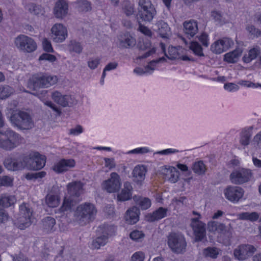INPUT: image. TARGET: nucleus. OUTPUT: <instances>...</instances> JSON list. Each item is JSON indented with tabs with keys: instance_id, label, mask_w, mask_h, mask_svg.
<instances>
[{
	"instance_id": "nucleus-1",
	"label": "nucleus",
	"mask_w": 261,
	"mask_h": 261,
	"mask_svg": "<svg viewBox=\"0 0 261 261\" xmlns=\"http://www.w3.org/2000/svg\"><path fill=\"white\" fill-rule=\"evenodd\" d=\"M96 214L97 209L95 205L86 202L76 207L74 217L79 225L84 226L93 221Z\"/></svg>"
},
{
	"instance_id": "nucleus-2",
	"label": "nucleus",
	"mask_w": 261,
	"mask_h": 261,
	"mask_svg": "<svg viewBox=\"0 0 261 261\" xmlns=\"http://www.w3.org/2000/svg\"><path fill=\"white\" fill-rule=\"evenodd\" d=\"M58 77L46 73L34 74L29 79L28 86L30 89L36 90L39 88H48L55 85L58 81Z\"/></svg>"
},
{
	"instance_id": "nucleus-3",
	"label": "nucleus",
	"mask_w": 261,
	"mask_h": 261,
	"mask_svg": "<svg viewBox=\"0 0 261 261\" xmlns=\"http://www.w3.org/2000/svg\"><path fill=\"white\" fill-rule=\"evenodd\" d=\"M117 227L112 224L104 223L98 227L96 231L98 233L101 234L94 239L92 244L94 249H99L101 246L106 245L110 237L115 235Z\"/></svg>"
},
{
	"instance_id": "nucleus-4",
	"label": "nucleus",
	"mask_w": 261,
	"mask_h": 261,
	"mask_svg": "<svg viewBox=\"0 0 261 261\" xmlns=\"http://www.w3.org/2000/svg\"><path fill=\"white\" fill-rule=\"evenodd\" d=\"M138 6V11L137 14L138 20L150 22L156 13L151 1L139 0Z\"/></svg>"
},
{
	"instance_id": "nucleus-5",
	"label": "nucleus",
	"mask_w": 261,
	"mask_h": 261,
	"mask_svg": "<svg viewBox=\"0 0 261 261\" xmlns=\"http://www.w3.org/2000/svg\"><path fill=\"white\" fill-rule=\"evenodd\" d=\"M167 244L170 249L177 254L184 253L186 251L187 245L184 236L174 232L169 234Z\"/></svg>"
},
{
	"instance_id": "nucleus-6",
	"label": "nucleus",
	"mask_w": 261,
	"mask_h": 261,
	"mask_svg": "<svg viewBox=\"0 0 261 261\" xmlns=\"http://www.w3.org/2000/svg\"><path fill=\"white\" fill-rule=\"evenodd\" d=\"M10 120L12 123L20 129H30L34 125L30 115L20 110L12 114Z\"/></svg>"
},
{
	"instance_id": "nucleus-7",
	"label": "nucleus",
	"mask_w": 261,
	"mask_h": 261,
	"mask_svg": "<svg viewBox=\"0 0 261 261\" xmlns=\"http://www.w3.org/2000/svg\"><path fill=\"white\" fill-rule=\"evenodd\" d=\"M19 212L21 215L15 222V225L20 229L23 230L30 226L33 222V211L29 204L23 202L19 205Z\"/></svg>"
},
{
	"instance_id": "nucleus-8",
	"label": "nucleus",
	"mask_w": 261,
	"mask_h": 261,
	"mask_svg": "<svg viewBox=\"0 0 261 261\" xmlns=\"http://www.w3.org/2000/svg\"><path fill=\"white\" fill-rule=\"evenodd\" d=\"M25 160L27 163V168L32 170H39L45 166L46 158L38 152H34L25 155Z\"/></svg>"
},
{
	"instance_id": "nucleus-9",
	"label": "nucleus",
	"mask_w": 261,
	"mask_h": 261,
	"mask_svg": "<svg viewBox=\"0 0 261 261\" xmlns=\"http://www.w3.org/2000/svg\"><path fill=\"white\" fill-rule=\"evenodd\" d=\"M25 160V155H24L9 156L5 159L4 164L9 170L19 171L27 167V163Z\"/></svg>"
},
{
	"instance_id": "nucleus-10",
	"label": "nucleus",
	"mask_w": 261,
	"mask_h": 261,
	"mask_svg": "<svg viewBox=\"0 0 261 261\" xmlns=\"http://www.w3.org/2000/svg\"><path fill=\"white\" fill-rule=\"evenodd\" d=\"M15 43L19 49L27 53H32L37 48V44L35 41L24 35H20L17 37Z\"/></svg>"
},
{
	"instance_id": "nucleus-11",
	"label": "nucleus",
	"mask_w": 261,
	"mask_h": 261,
	"mask_svg": "<svg viewBox=\"0 0 261 261\" xmlns=\"http://www.w3.org/2000/svg\"><path fill=\"white\" fill-rule=\"evenodd\" d=\"M256 250V248L252 245L241 244L234 249L233 255L236 259L243 261L251 257Z\"/></svg>"
},
{
	"instance_id": "nucleus-12",
	"label": "nucleus",
	"mask_w": 261,
	"mask_h": 261,
	"mask_svg": "<svg viewBox=\"0 0 261 261\" xmlns=\"http://www.w3.org/2000/svg\"><path fill=\"white\" fill-rule=\"evenodd\" d=\"M121 183L119 175L116 172L111 173L110 178L103 181L102 186L108 193L118 192L121 187Z\"/></svg>"
},
{
	"instance_id": "nucleus-13",
	"label": "nucleus",
	"mask_w": 261,
	"mask_h": 261,
	"mask_svg": "<svg viewBox=\"0 0 261 261\" xmlns=\"http://www.w3.org/2000/svg\"><path fill=\"white\" fill-rule=\"evenodd\" d=\"M191 227L193 230L196 242L201 241L206 237V225L199 220V218H194L191 220Z\"/></svg>"
},
{
	"instance_id": "nucleus-14",
	"label": "nucleus",
	"mask_w": 261,
	"mask_h": 261,
	"mask_svg": "<svg viewBox=\"0 0 261 261\" xmlns=\"http://www.w3.org/2000/svg\"><path fill=\"white\" fill-rule=\"evenodd\" d=\"M224 194L228 201L236 203L242 198L244 191L240 187L229 186L225 189Z\"/></svg>"
},
{
	"instance_id": "nucleus-15",
	"label": "nucleus",
	"mask_w": 261,
	"mask_h": 261,
	"mask_svg": "<svg viewBox=\"0 0 261 261\" xmlns=\"http://www.w3.org/2000/svg\"><path fill=\"white\" fill-rule=\"evenodd\" d=\"M251 176L252 173L250 170L243 168L233 171L230 175V179L233 184L241 185L248 182Z\"/></svg>"
},
{
	"instance_id": "nucleus-16",
	"label": "nucleus",
	"mask_w": 261,
	"mask_h": 261,
	"mask_svg": "<svg viewBox=\"0 0 261 261\" xmlns=\"http://www.w3.org/2000/svg\"><path fill=\"white\" fill-rule=\"evenodd\" d=\"M233 45V41L230 38L224 37L215 41L211 45V50L216 54H220L227 51Z\"/></svg>"
},
{
	"instance_id": "nucleus-17",
	"label": "nucleus",
	"mask_w": 261,
	"mask_h": 261,
	"mask_svg": "<svg viewBox=\"0 0 261 261\" xmlns=\"http://www.w3.org/2000/svg\"><path fill=\"white\" fill-rule=\"evenodd\" d=\"M76 162L73 159H61L55 163L53 170L57 174L64 173L75 166Z\"/></svg>"
},
{
	"instance_id": "nucleus-18",
	"label": "nucleus",
	"mask_w": 261,
	"mask_h": 261,
	"mask_svg": "<svg viewBox=\"0 0 261 261\" xmlns=\"http://www.w3.org/2000/svg\"><path fill=\"white\" fill-rule=\"evenodd\" d=\"M84 184L80 180H75L67 185L69 196L79 200L83 189Z\"/></svg>"
},
{
	"instance_id": "nucleus-19",
	"label": "nucleus",
	"mask_w": 261,
	"mask_h": 261,
	"mask_svg": "<svg viewBox=\"0 0 261 261\" xmlns=\"http://www.w3.org/2000/svg\"><path fill=\"white\" fill-rule=\"evenodd\" d=\"M51 31L54 36V40L56 42H62L67 37V30L66 28L60 23L54 24Z\"/></svg>"
},
{
	"instance_id": "nucleus-20",
	"label": "nucleus",
	"mask_w": 261,
	"mask_h": 261,
	"mask_svg": "<svg viewBox=\"0 0 261 261\" xmlns=\"http://www.w3.org/2000/svg\"><path fill=\"white\" fill-rule=\"evenodd\" d=\"M207 230L211 232H217L220 237L226 236L229 233L225 224L223 223H218L215 221L208 222Z\"/></svg>"
},
{
	"instance_id": "nucleus-21",
	"label": "nucleus",
	"mask_w": 261,
	"mask_h": 261,
	"mask_svg": "<svg viewBox=\"0 0 261 261\" xmlns=\"http://www.w3.org/2000/svg\"><path fill=\"white\" fill-rule=\"evenodd\" d=\"M68 4L65 0H58L54 8V14L57 18H62L68 13Z\"/></svg>"
},
{
	"instance_id": "nucleus-22",
	"label": "nucleus",
	"mask_w": 261,
	"mask_h": 261,
	"mask_svg": "<svg viewBox=\"0 0 261 261\" xmlns=\"http://www.w3.org/2000/svg\"><path fill=\"white\" fill-rule=\"evenodd\" d=\"M184 32L188 38L193 37L198 32L197 22L194 20H190L184 22Z\"/></svg>"
},
{
	"instance_id": "nucleus-23",
	"label": "nucleus",
	"mask_w": 261,
	"mask_h": 261,
	"mask_svg": "<svg viewBox=\"0 0 261 261\" xmlns=\"http://www.w3.org/2000/svg\"><path fill=\"white\" fill-rule=\"evenodd\" d=\"M140 210L136 206H133L126 212L124 219L125 222L129 224H136L139 220Z\"/></svg>"
},
{
	"instance_id": "nucleus-24",
	"label": "nucleus",
	"mask_w": 261,
	"mask_h": 261,
	"mask_svg": "<svg viewBox=\"0 0 261 261\" xmlns=\"http://www.w3.org/2000/svg\"><path fill=\"white\" fill-rule=\"evenodd\" d=\"M51 98L58 104L63 107H66L69 106V99H71V96L62 95L60 92L55 91L51 93Z\"/></svg>"
},
{
	"instance_id": "nucleus-25",
	"label": "nucleus",
	"mask_w": 261,
	"mask_h": 261,
	"mask_svg": "<svg viewBox=\"0 0 261 261\" xmlns=\"http://www.w3.org/2000/svg\"><path fill=\"white\" fill-rule=\"evenodd\" d=\"M168 209L163 207H160L152 213L147 216V218L150 222H154L161 220L167 216Z\"/></svg>"
},
{
	"instance_id": "nucleus-26",
	"label": "nucleus",
	"mask_w": 261,
	"mask_h": 261,
	"mask_svg": "<svg viewBox=\"0 0 261 261\" xmlns=\"http://www.w3.org/2000/svg\"><path fill=\"white\" fill-rule=\"evenodd\" d=\"M160 46L162 49V51L164 54L165 56L170 60L178 59L180 58V54L178 53L177 47L171 46L168 48V53H166V45L163 42H160Z\"/></svg>"
},
{
	"instance_id": "nucleus-27",
	"label": "nucleus",
	"mask_w": 261,
	"mask_h": 261,
	"mask_svg": "<svg viewBox=\"0 0 261 261\" xmlns=\"http://www.w3.org/2000/svg\"><path fill=\"white\" fill-rule=\"evenodd\" d=\"M77 200H78L70 196L65 197L63 199V203L59 208V211L61 213L70 211L76 204Z\"/></svg>"
},
{
	"instance_id": "nucleus-28",
	"label": "nucleus",
	"mask_w": 261,
	"mask_h": 261,
	"mask_svg": "<svg viewBox=\"0 0 261 261\" xmlns=\"http://www.w3.org/2000/svg\"><path fill=\"white\" fill-rule=\"evenodd\" d=\"M15 202V196L3 194L0 198V208L9 207L14 204Z\"/></svg>"
},
{
	"instance_id": "nucleus-29",
	"label": "nucleus",
	"mask_w": 261,
	"mask_h": 261,
	"mask_svg": "<svg viewBox=\"0 0 261 261\" xmlns=\"http://www.w3.org/2000/svg\"><path fill=\"white\" fill-rule=\"evenodd\" d=\"M260 53L259 46H256L249 49L247 54H245L243 57V61L246 63H249L255 59Z\"/></svg>"
},
{
	"instance_id": "nucleus-30",
	"label": "nucleus",
	"mask_w": 261,
	"mask_h": 261,
	"mask_svg": "<svg viewBox=\"0 0 261 261\" xmlns=\"http://www.w3.org/2000/svg\"><path fill=\"white\" fill-rule=\"evenodd\" d=\"M156 25L158 27V32L160 36L162 38L168 39L170 28L168 23L164 21H159L156 23Z\"/></svg>"
},
{
	"instance_id": "nucleus-31",
	"label": "nucleus",
	"mask_w": 261,
	"mask_h": 261,
	"mask_svg": "<svg viewBox=\"0 0 261 261\" xmlns=\"http://www.w3.org/2000/svg\"><path fill=\"white\" fill-rule=\"evenodd\" d=\"M146 169L143 165L136 166L133 171V175L137 181H142L145 178Z\"/></svg>"
},
{
	"instance_id": "nucleus-32",
	"label": "nucleus",
	"mask_w": 261,
	"mask_h": 261,
	"mask_svg": "<svg viewBox=\"0 0 261 261\" xmlns=\"http://www.w3.org/2000/svg\"><path fill=\"white\" fill-rule=\"evenodd\" d=\"M206 169V166L202 160L195 162L192 166V170L193 172L200 175L204 174Z\"/></svg>"
},
{
	"instance_id": "nucleus-33",
	"label": "nucleus",
	"mask_w": 261,
	"mask_h": 261,
	"mask_svg": "<svg viewBox=\"0 0 261 261\" xmlns=\"http://www.w3.org/2000/svg\"><path fill=\"white\" fill-rule=\"evenodd\" d=\"M242 51L239 49H234L232 51L226 53L224 55V60L229 63H234L241 56Z\"/></svg>"
},
{
	"instance_id": "nucleus-34",
	"label": "nucleus",
	"mask_w": 261,
	"mask_h": 261,
	"mask_svg": "<svg viewBox=\"0 0 261 261\" xmlns=\"http://www.w3.org/2000/svg\"><path fill=\"white\" fill-rule=\"evenodd\" d=\"M46 204L50 207H57L60 203V198L58 194H48L45 197Z\"/></svg>"
},
{
	"instance_id": "nucleus-35",
	"label": "nucleus",
	"mask_w": 261,
	"mask_h": 261,
	"mask_svg": "<svg viewBox=\"0 0 261 261\" xmlns=\"http://www.w3.org/2000/svg\"><path fill=\"white\" fill-rule=\"evenodd\" d=\"M220 251V250L215 247H207L203 249L202 254L206 258L216 259L219 254Z\"/></svg>"
},
{
	"instance_id": "nucleus-36",
	"label": "nucleus",
	"mask_w": 261,
	"mask_h": 261,
	"mask_svg": "<svg viewBox=\"0 0 261 261\" xmlns=\"http://www.w3.org/2000/svg\"><path fill=\"white\" fill-rule=\"evenodd\" d=\"M42 224L47 232H51L55 230L54 228L56 224V220L54 218L50 216L45 217L42 220Z\"/></svg>"
},
{
	"instance_id": "nucleus-37",
	"label": "nucleus",
	"mask_w": 261,
	"mask_h": 261,
	"mask_svg": "<svg viewBox=\"0 0 261 261\" xmlns=\"http://www.w3.org/2000/svg\"><path fill=\"white\" fill-rule=\"evenodd\" d=\"M241 220H249L252 222L255 221L259 218V215L257 212H243L239 215Z\"/></svg>"
},
{
	"instance_id": "nucleus-38",
	"label": "nucleus",
	"mask_w": 261,
	"mask_h": 261,
	"mask_svg": "<svg viewBox=\"0 0 261 261\" xmlns=\"http://www.w3.org/2000/svg\"><path fill=\"white\" fill-rule=\"evenodd\" d=\"M78 10L82 12H87L92 9L91 3L87 0H77Z\"/></svg>"
},
{
	"instance_id": "nucleus-39",
	"label": "nucleus",
	"mask_w": 261,
	"mask_h": 261,
	"mask_svg": "<svg viewBox=\"0 0 261 261\" xmlns=\"http://www.w3.org/2000/svg\"><path fill=\"white\" fill-rule=\"evenodd\" d=\"M136 204L139 206V208L146 210L149 208L151 205V202L147 197H139L136 200Z\"/></svg>"
},
{
	"instance_id": "nucleus-40",
	"label": "nucleus",
	"mask_w": 261,
	"mask_h": 261,
	"mask_svg": "<svg viewBox=\"0 0 261 261\" xmlns=\"http://www.w3.org/2000/svg\"><path fill=\"white\" fill-rule=\"evenodd\" d=\"M189 47L196 56L198 57H203L204 56L202 47L197 42L192 41Z\"/></svg>"
},
{
	"instance_id": "nucleus-41",
	"label": "nucleus",
	"mask_w": 261,
	"mask_h": 261,
	"mask_svg": "<svg viewBox=\"0 0 261 261\" xmlns=\"http://www.w3.org/2000/svg\"><path fill=\"white\" fill-rule=\"evenodd\" d=\"M131 189L125 188L117 195V199L119 201H125L131 199Z\"/></svg>"
},
{
	"instance_id": "nucleus-42",
	"label": "nucleus",
	"mask_w": 261,
	"mask_h": 261,
	"mask_svg": "<svg viewBox=\"0 0 261 261\" xmlns=\"http://www.w3.org/2000/svg\"><path fill=\"white\" fill-rule=\"evenodd\" d=\"M170 175L168 180L171 183H176L179 179V173L175 167L170 166L168 168Z\"/></svg>"
},
{
	"instance_id": "nucleus-43",
	"label": "nucleus",
	"mask_w": 261,
	"mask_h": 261,
	"mask_svg": "<svg viewBox=\"0 0 261 261\" xmlns=\"http://www.w3.org/2000/svg\"><path fill=\"white\" fill-rule=\"evenodd\" d=\"M246 30L252 38H257L261 36V31L253 25H248L246 27Z\"/></svg>"
},
{
	"instance_id": "nucleus-44",
	"label": "nucleus",
	"mask_w": 261,
	"mask_h": 261,
	"mask_svg": "<svg viewBox=\"0 0 261 261\" xmlns=\"http://www.w3.org/2000/svg\"><path fill=\"white\" fill-rule=\"evenodd\" d=\"M0 99H4L9 97L13 92L12 88L8 85H5L1 87Z\"/></svg>"
},
{
	"instance_id": "nucleus-45",
	"label": "nucleus",
	"mask_w": 261,
	"mask_h": 261,
	"mask_svg": "<svg viewBox=\"0 0 261 261\" xmlns=\"http://www.w3.org/2000/svg\"><path fill=\"white\" fill-rule=\"evenodd\" d=\"M251 134L250 132L246 129L242 131L240 138V143L242 145L246 146L249 144L250 142Z\"/></svg>"
},
{
	"instance_id": "nucleus-46",
	"label": "nucleus",
	"mask_w": 261,
	"mask_h": 261,
	"mask_svg": "<svg viewBox=\"0 0 261 261\" xmlns=\"http://www.w3.org/2000/svg\"><path fill=\"white\" fill-rule=\"evenodd\" d=\"M69 47L70 51L80 54L83 50V47L81 43L75 40H71L69 44Z\"/></svg>"
},
{
	"instance_id": "nucleus-47",
	"label": "nucleus",
	"mask_w": 261,
	"mask_h": 261,
	"mask_svg": "<svg viewBox=\"0 0 261 261\" xmlns=\"http://www.w3.org/2000/svg\"><path fill=\"white\" fill-rule=\"evenodd\" d=\"M41 100L44 103L45 105L48 106L50 108L54 111L56 112L58 115L60 116L61 114V110L60 108H58L54 103H53L51 101L47 100L44 98L40 96Z\"/></svg>"
},
{
	"instance_id": "nucleus-48",
	"label": "nucleus",
	"mask_w": 261,
	"mask_h": 261,
	"mask_svg": "<svg viewBox=\"0 0 261 261\" xmlns=\"http://www.w3.org/2000/svg\"><path fill=\"white\" fill-rule=\"evenodd\" d=\"M13 178L7 175L0 176V186L11 187L13 186Z\"/></svg>"
},
{
	"instance_id": "nucleus-49",
	"label": "nucleus",
	"mask_w": 261,
	"mask_h": 261,
	"mask_svg": "<svg viewBox=\"0 0 261 261\" xmlns=\"http://www.w3.org/2000/svg\"><path fill=\"white\" fill-rule=\"evenodd\" d=\"M126 36L125 35L126 38L124 40L121 41V44L123 47L129 48L135 45V40L130 36H128V34Z\"/></svg>"
},
{
	"instance_id": "nucleus-50",
	"label": "nucleus",
	"mask_w": 261,
	"mask_h": 261,
	"mask_svg": "<svg viewBox=\"0 0 261 261\" xmlns=\"http://www.w3.org/2000/svg\"><path fill=\"white\" fill-rule=\"evenodd\" d=\"M165 61V59L164 57L160 58L156 60H153L151 61H150L148 65L145 67V69L147 71V72H149V70L153 71L154 70L156 64L158 63L161 62V61Z\"/></svg>"
},
{
	"instance_id": "nucleus-51",
	"label": "nucleus",
	"mask_w": 261,
	"mask_h": 261,
	"mask_svg": "<svg viewBox=\"0 0 261 261\" xmlns=\"http://www.w3.org/2000/svg\"><path fill=\"white\" fill-rule=\"evenodd\" d=\"M28 9L31 13L34 15H39L42 12L41 6L34 4H29L28 5Z\"/></svg>"
},
{
	"instance_id": "nucleus-52",
	"label": "nucleus",
	"mask_w": 261,
	"mask_h": 261,
	"mask_svg": "<svg viewBox=\"0 0 261 261\" xmlns=\"http://www.w3.org/2000/svg\"><path fill=\"white\" fill-rule=\"evenodd\" d=\"M43 50L47 53H53L54 51L51 42L47 38H44L42 41Z\"/></svg>"
},
{
	"instance_id": "nucleus-53",
	"label": "nucleus",
	"mask_w": 261,
	"mask_h": 261,
	"mask_svg": "<svg viewBox=\"0 0 261 261\" xmlns=\"http://www.w3.org/2000/svg\"><path fill=\"white\" fill-rule=\"evenodd\" d=\"M39 60L40 61L46 60L50 62H54L57 60V58L55 55L43 53L39 57Z\"/></svg>"
},
{
	"instance_id": "nucleus-54",
	"label": "nucleus",
	"mask_w": 261,
	"mask_h": 261,
	"mask_svg": "<svg viewBox=\"0 0 261 261\" xmlns=\"http://www.w3.org/2000/svg\"><path fill=\"white\" fill-rule=\"evenodd\" d=\"M139 23V31L144 35L147 36H151V31L146 26L142 24L141 21L138 20Z\"/></svg>"
},
{
	"instance_id": "nucleus-55",
	"label": "nucleus",
	"mask_w": 261,
	"mask_h": 261,
	"mask_svg": "<svg viewBox=\"0 0 261 261\" xmlns=\"http://www.w3.org/2000/svg\"><path fill=\"white\" fill-rule=\"evenodd\" d=\"M130 238L133 240L137 241L144 237V234L142 231L135 230L130 232L129 234Z\"/></svg>"
},
{
	"instance_id": "nucleus-56",
	"label": "nucleus",
	"mask_w": 261,
	"mask_h": 261,
	"mask_svg": "<svg viewBox=\"0 0 261 261\" xmlns=\"http://www.w3.org/2000/svg\"><path fill=\"white\" fill-rule=\"evenodd\" d=\"M145 254L142 251H137L133 254L132 256V261H144Z\"/></svg>"
},
{
	"instance_id": "nucleus-57",
	"label": "nucleus",
	"mask_w": 261,
	"mask_h": 261,
	"mask_svg": "<svg viewBox=\"0 0 261 261\" xmlns=\"http://www.w3.org/2000/svg\"><path fill=\"white\" fill-rule=\"evenodd\" d=\"M198 40L204 46L207 47L209 44L208 36L205 33H202L198 37Z\"/></svg>"
},
{
	"instance_id": "nucleus-58",
	"label": "nucleus",
	"mask_w": 261,
	"mask_h": 261,
	"mask_svg": "<svg viewBox=\"0 0 261 261\" xmlns=\"http://www.w3.org/2000/svg\"><path fill=\"white\" fill-rule=\"evenodd\" d=\"M100 62V58L91 59L88 62V66L90 69H95L97 67Z\"/></svg>"
},
{
	"instance_id": "nucleus-59",
	"label": "nucleus",
	"mask_w": 261,
	"mask_h": 261,
	"mask_svg": "<svg viewBox=\"0 0 261 261\" xmlns=\"http://www.w3.org/2000/svg\"><path fill=\"white\" fill-rule=\"evenodd\" d=\"M149 151V148L147 147H141L134 149L129 151L130 153L143 154L146 153Z\"/></svg>"
},
{
	"instance_id": "nucleus-60",
	"label": "nucleus",
	"mask_w": 261,
	"mask_h": 261,
	"mask_svg": "<svg viewBox=\"0 0 261 261\" xmlns=\"http://www.w3.org/2000/svg\"><path fill=\"white\" fill-rule=\"evenodd\" d=\"M118 64L116 62H111L108 64L105 67L102 72V77H105L107 71H110L113 69H115L117 68Z\"/></svg>"
},
{
	"instance_id": "nucleus-61",
	"label": "nucleus",
	"mask_w": 261,
	"mask_h": 261,
	"mask_svg": "<svg viewBox=\"0 0 261 261\" xmlns=\"http://www.w3.org/2000/svg\"><path fill=\"white\" fill-rule=\"evenodd\" d=\"M224 88L228 91L231 92L237 91L239 89V87L234 83H228L224 84Z\"/></svg>"
},
{
	"instance_id": "nucleus-62",
	"label": "nucleus",
	"mask_w": 261,
	"mask_h": 261,
	"mask_svg": "<svg viewBox=\"0 0 261 261\" xmlns=\"http://www.w3.org/2000/svg\"><path fill=\"white\" fill-rule=\"evenodd\" d=\"M83 132V129L80 125H76L74 128H71L69 130V134L74 136H77Z\"/></svg>"
},
{
	"instance_id": "nucleus-63",
	"label": "nucleus",
	"mask_w": 261,
	"mask_h": 261,
	"mask_svg": "<svg viewBox=\"0 0 261 261\" xmlns=\"http://www.w3.org/2000/svg\"><path fill=\"white\" fill-rule=\"evenodd\" d=\"M124 12L127 16L132 15L134 12V7L129 3L123 8Z\"/></svg>"
},
{
	"instance_id": "nucleus-64",
	"label": "nucleus",
	"mask_w": 261,
	"mask_h": 261,
	"mask_svg": "<svg viewBox=\"0 0 261 261\" xmlns=\"http://www.w3.org/2000/svg\"><path fill=\"white\" fill-rule=\"evenodd\" d=\"M9 219V215L3 208H0V223L7 222Z\"/></svg>"
}]
</instances>
